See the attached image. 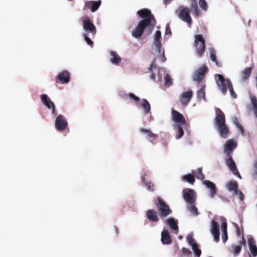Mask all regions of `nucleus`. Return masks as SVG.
I'll return each instance as SVG.
<instances>
[{"label":"nucleus","instance_id":"nucleus-24","mask_svg":"<svg viewBox=\"0 0 257 257\" xmlns=\"http://www.w3.org/2000/svg\"><path fill=\"white\" fill-rule=\"evenodd\" d=\"M166 224H168L172 230L178 231V221L173 218H170L166 220Z\"/></svg>","mask_w":257,"mask_h":257},{"label":"nucleus","instance_id":"nucleus-16","mask_svg":"<svg viewBox=\"0 0 257 257\" xmlns=\"http://www.w3.org/2000/svg\"><path fill=\"white\" fill-rule=\"evenodd\" d=\"M212 226L211 231L213 235L214 239L216 242H218L219 240V223L214 221H211Z\"/></svg>","mask_w":257,"mask_h":257},{"label":"nucleus","instance_id":"nucleus-20","mask_svg":"<svg viewBox=\"0 0 257 257\" xmlns=\"http://www.w3.org/2000/svg\"><path fill=\"white\" fill-rule=\"evenodd\" d=\"M247 242L250 253L253 257H255L257 255V247L255 244L254 239L250 237L248 238Z\"/></svg>","mask_w":257,"mask_h":257},{"label":"nucleus","instance_id":"nucleus-19","mask_svg":"<svg viewBox=\"0 0 257 257\" xmlns=\"http://www.w3.org/2000/svg\"><path fill=\"white\" fill-rule=\"evenodd\" d=\"M58 79L62 84H66L70 81V73L67 71H63L57 76Z\"/></svg>","mask_w":257,"mask_h":257},{"label":"nucleus","instance_id":"nucleus-41","mask_svg":"<svg viewBox=\"0 0 257 257\" xmlns=\"http://www.w3.org/2000/svg\"><path fill=\"white\" fill-rule=\"evenodd\" d=\"M140 132L144 134H146L148 138L150 137L151 135L154 134L150 130L144 128H141L140 129Z\"/></svg>","mask_w":257,"mask_h":257},{"label":"nucleus","instance_id":"nucleus-1","mask_svg":"<svg viewBox=\"0 0 257 257\" xmlns=\"http://www.w3.org/2000/svg\"><path fill=\"white\" fill-rule=\"evenodd\" d=\"M137 14L143 20L138 23L136 28L132 32L133 36L136 38L142 36L145 29L147 27H151V33L156 23L154 16L151 14V11L148 9L145 8L139 10Z\"/></svg>","mask_w":257,"mask_h":257},{"label":"nucleus","instance_id":"nucleus-17","mask_svg":"<svg viewBox=\"0 0 257 257\" xmlns=\"http://www.w3.org/2000/svg\"><path fill=\"white\" fill-rule=\"evenodd\" d=\"M192 95L193 92L191 90L183 92L180 97L181 103L183 105H187L190 102Z\"/></svg>","mask_w":257,"mask_h":257},{"label":"nucleus","instance_id":"nucleus-59","mask_svg":"<svg viewBox=\"0 0 257 257\" xmlns=\"http://www.w3.org/2000/svg\"><path fill=\"white\" fill-rule=\"evenodd\" d=\"M256 87H257V75H256Z\"/></svg>","mask_w":257,"mask_h":257},{"label":"nucleus","instance_id":"nucleus-7","mask_svg":"<svg viewBox=\"0 0 257 257\" xmlns=\"http://www.w3.org/2000/svg\"><path fill=\"white\" fill-rule=\"evenodd\" d=\"M161 32L160 31L158 30L155 33V39L154 44L156 46V50L158 53V58L162 61L165 62L166 58L165 56L164 51L161 52L162 44L161 42Z\"/></svg>","mask_w":257,"mask_h":257},{"label":"nucleus","instance_id":"nucleus-31","mask_svg":"<svg viewBox=\"0 0 257 257\" xmlns=\"http://www.w3.org/2000/svg\"><path fill=\"white\" fill-rule=\"evenodd\" d=\"M182 179L192 184L194 183L195 181L194 176L191 174L184 175L182 177Z\"/></svg>","mask_w":257,"mask_h":257},{"label":"nucleus","instance_id":"nucleus-58","mask_svg":"<svg viewBox=\"0 0 257 257\" xmlns=\"http://www.w3.org/2000/svg\"><path fill=\"white\" fill-rule=\"evenodd\" d=\"M115 229H116V233H118V229L116 227V226H114Z\"/></svg>","mask_w":257,"mask_h":257},{"label":"nucleus","instance_id":"nucleus-53","mask_svg":"<svg viewBox=\"0 0 257 257\" xmlns=\"http://www.w3.org/2000/svg\"><path fill=\"white\" fill-rule=\"evenodd\" d=\"M245 243H246V240L245 239L244 235H242L241 240L240 241V245L245 246Z\"/></svg>","mask_w":257,"mask_h":257},{"label":"nucleus","instance_id":"nucleus-2","mask_svg":"<svg viewBox=\"0 0 257 257\" xmlns=\"http://www.w3.org/2000/svg\"><path fill=\"white\" fill-rule=\"evenodd\" d=\"M237 146V143L234 140L229 139L224 145L223 152L225 155V162L226 166L234 175L241 178L235 163L232 157V154Z\"/></svg>","mask_w":257,"mask_h":257},{"label":"nucleus","instance_id":"nucleus-42","mask_svg":"<svg viewBox=\"0 0 257 257\" xmlns=\"http://www.w3.org/2000/svg\"><path fill=\"white\" fill-rule=\"evenodd\" d=\"M197 174H198V175L196 177L198 179L203 180L204 179L205 177H204L203 173H202L201 168L198 169Z\"/></svg>","mask_w":257,"mask_h":257},{"label":"nucleus","instance_id":"nucleus-39","mask_svg":"<svg viewBox=\"0 0 257 257\" xmlns=\"http://www.w3.org/2000/svg\"><path fill=\"white\" fill-rule=\"evenodd\" d=\"M199 4L200 8L204 11H207L208 9L207 4L205 0H199Z\"/></svg>","mask_w":257,"mask_h":257},{"label":"nucleus","instance_id":"nucleus-4","mask_svg":"<svg viewBox=\"0 0 257 257\" xmlns=\"http://www.w3.org/2000/svg\"><path fill=\"white\" fill-rule=\"evenodd\" d=\"M83 29L84 30L83 37L85 41L90 46H92L93 42L90 39V37L93 38L95 36L97 30L93 21L88 16H84L82 19Z\"/></svg>","mask_w":257,"mask_h":257},{"label":"nucleus","instance_id":"nucleus-12","mask_svg":"<svg viewBox=\"0 0 257 257\" xmlns=\"http://www.w3.org/2000/svg\"><path fill=\"white\" fill-rule=\"evenodd\" d=\"M101 4L100 0L97 1H85L83 10L84 11L90 10L92 12L96 11Z\"/></svg>","mask_w":257,"mask_h":257},{"label":"nucleus","instance_id":"nucleus-5","mask_svg":"<svg viewBox=\"0 0 257 257\" xmlns=\"http://www.w3.org/2000/svg\"><path fill=\"white\" fill-rule=\"evenodd\" d=\"M155 204L161 217H165L172 213L170 207L161 197H157Z\"/></svg>","mask_w":257,"mask_h":257},{"label":"nucleus","instance_id":"nucleus-18","mask_svg":"<svg viewBox=\"0 0 257 257\" xmlns=\"http://www.w3.org/2000/svg\"><path fill=\"white\" fill-rule=\"evenodd\" d=\"M203 184L210 189V196L211 198H213L217 193V188L215 185L209 180L204 181Z\"/></svg>","mask_w":257,"mask_h":257},{"label":"nucleus","instance_id":"nucleus-28","mask_svg":"<svg viewBox=\"0 0 257 257\" xmlns=\"http://www.w3.org/2000/svg\"><path fill=\"white\" fill-rule=\"evenodd\" d=\"M141 104L145 114L149 113L151 109V106L149 101L146 99H143L141 102Z\"/></svg>","mask_w":257,"mask_h":257},{"label":"nucleus","instance_id":"nucleus-6","mask_svg":"<svg viewBox=\"0 0 257 257\" xmlns=\"http://www.w3.org/2000/svg\"><path fill=\"white\" fill-rule=\"evenodd\" d=\"M194 38V47L198 57H202L205 51V41L201 34L196 35Z\"/></svg>","mask_w":257,"mask_h":257},{"label":"nucleus","instance_id":"nucleus-45","mask_svg":"<svg viewBox=\"0 0 257 257\" xmlns=\"http://www.w3.org/2000/svg\"><path fill=\"white\" fill-rule=\"evenodd\" d=\"M158 135L153 134V135H151L150 137L148 138L149 141L151 142V143H154V141L157 139L158 138Z\"/></svg>","mask_w":257,"mask_h":257},{"label":"nucleus","instance_id":"nucleus-22","mask_svg":"<svg viewBox=\"0 0 257 257\" xmlns=\"http://www.w3.org/2000/svg\"><path fill=\"white\" fill-rule=\"evenodd\" d=\"M161 241L164 244H170L172 242L170 233L168 230L164 229L161 233Z\"/></svg>","mask_w":257,"mask_h":257},{"label":"nucleus","instance_id":"nucleus-11","mask_svg":"<svg viewBox=\"0 0 257 257\" xmlns=\"http://www.w3.org/2000/svg\"><path fill=\"white\" fill-rule=\"evenodd\" d=\"M55 125L58 131H63L67 127L68 122L63 115L59 114L56 118Z\"/></svg>","mask_w":257,"mask_h":257},{"label":"nucleus","instance_id":"nucleus-30","mask_svg":"<svg viewBox=\"0 0 257 257\" xmlns=\"http://www.w3.org/2000/svg\"><path fill=\"white\" fill-rule=\"evenodd\" d=\"M187 210L193 215H198V211L197 207L194 205V204H189L187 206Z\"/></svg>","mask_w":257,"mask_h":257},{"label":"nucleus","instance_id":"nucleus-46","mask_svg":"<svg viewBox=\"0 0 257 257\" xmlns=\"http://www.w3.org/2000/svg\"><path fill=\"white\" fill-rule=\"evenodd\" d=\"M172 34L171 30L170 27V25L168 24L165 28V35L171 36Z\"/></svg>","mask_w":257,"mask_h":257},{"label":"nucleus","instance_id":"nucleus-21","mask_svg":"<svg viewBox=\"0 0 257 257\" xmlns=\"http://www.w3.org/2000/svg\"><path fill=\"white\" fill-rule=\"evenodd\" d=\"M226 188L230 192H232L233 195L237 194L238 185L236 181H230L226 184Z\"/></svg>","mask_w":257,"mask_h":257},{"label":"nucleus","instance_id":"nucleus-35","mask_svg":"<svg viewBox=\"0 0 257 257\" xmlns=\"http://www.w3.org/2000/svg\"><path fill=\"white\" fill-rule=\"evenodd\" d=\"M165 80V85L167 87L170 86L173 84V79L171 78V76L167 74L164 78Z\"/></svg>","mask_w":257,"mask_h":257},{"label":"nucleus","instance_id":"nucleus-38","mask_svg":"<svg viewBox=\"0 0 257 257\" xmlns=\"http://www.w3.org/2000/svg\"><path fill=\"white\" fill-rule=\"evenodd\" d=\"M229 85H230V86L228 89H229L231 97L234 99L236 98L237 95L233 90V86L231 81H229Z\"/></svg>","mask_w":257,"mask_h":257},{"label":"nucleus","instance_id":"nucleus-33","mask_svg":"<svg viewBox=\"0 0 257 257\" xmlns=\"http://www.w3.org/2000/svg\"><path fill=\"white\" fill-rule=\"evenodd\" d=\"M142 180L144 183L148 187V189L152 191L154 190V185L152 184L151 181L146 180L144 176H143Z\"/></svg>","mask_w":257,"mask_h":257},{"label":"nucleus","instance_id":"nucleus-29","mask_svg":"<svg viewBox=\"0 0 257 257\" xmlns=\"http://www.w3.org/2000/svg\"><path fill=\"white\" fill-rule=\"evenodd\" d=\"M209 52H210V57L211 60L213 62H214L215 63V64L217 66L220 67L221 66V64L216 60L215 50L213 48H210Z\"/></svg>","mask_w":257,"mask_h":257},{"label":"nucleus","instance_id":"nucleus-40","mask_svg":"<svg viewBox=\"0 0 257 257\" xmlns=\"http://www.w3.org/2000/svg\"><path fill=\"white\" fill-rule=\"evenodd\" d=\"M222 220V224H221V230L223 232V233H227V222L226 221V220L225 218H222L221 219Z\"/></svg>","mask_w":257,"mask_h":257},{"label":"nucleus","instance_id":"nucleus-25","mask_svg":"<svg viewBox=\"0 0 257 257\" xmlns=\"http://www.w3.org/2000/svg\"><path fill=\"white\" fill-rule=\"evenodd\" d=\"M190 8L194 13V15L195 17L198 18L200 15V12L198 9L196 0H192L190 4Z\"/></svg>","mask_w":257,"mask_h":257},{"label":"nucleus","instance_id":"nucleus-36","mask_svg":"<svg viewBox=\"0 0 257 257\" xmlns=\"http://www.w3.org/2000/svg\"><path fill=\"white\" fill-rule=\"evenodd\" d=\"M192 248L195 254L197 257H200L201 254V251L199 248L198 245L196 243H193V244H192Z\"/></svg>","mask_w":257,"mask_h":257},{"label":"nucleus","instance_id":"nucleus-57","mask_svg":"<svg viewBox=\"0 0 257 257\" xmlns=\"http://www.w3.org/2000/svg\"><path fill=\"white\" fill-rule=\"evenodd\" d=\"M151 78L154 79L155 78V74H152L151 75Z\"/></svg>","mask_w":257,"mask_h":257},{"label":"nucleus","instance_id":"nucleus-50","mask_svg":"<svg viewBox=\"0 0 257 257\" xmlns=\"http://www.w3.org/2000/svg\"><path fill=\"white\" fill-rule=\"evenodd\" d=\"M240 200L242 201L244 199V195L241 191L237 190V194Z\"/></svg>","mask_w":257,"mask_h":257},{"label":"nucleus","instance_id":"nucleus-34","mask_svg":"<svg viewBox=\"0 0 257 257\" xmlns=\"http://www.w3.org/2000/svg\"><path fill=\"white\" fill-rule=\"evenodd\" d=\"M205 85L197 91V97L198 99L203 98L205 99Z\"/></svg>","mask_w":257,"mask_h":257},{"label":"nucleus","instance_id":"nucleus-56","mask_svg":"<svg viewBox=\"0 0 257 257\" xmlns=\"http://www.w3.org/2000/svg\"><path fill=\"white\" fill-rule=\"evenodd\" d=\"M237 127L240 131L242 134L244 133L243 127L240 124Z\"/></svg>","mask_w":257,"mask_h":257},{"label":"nucleus","instance_id":"nucleus-43","mask_svg":"<svg viewBox=\"0 0 257 257\" xmlns=\"http://www.w3.org/2000/svg\"><path fill=\"white\" fill-rule=\"evenodd\" d=\"M187 240L190 245L192 246L193 243H196L195 239L193 238L192 235L189 234L187 237Z\"/></svg>","mask_w":257,"mask_h":257},{"label":"nucleus","instance_id":"nucleus-9","mask_svg":"<svg viewBox=\"0 0 257 257\" xmlns=\"http://www.w3.org/2000/svg\"><path fill=\"white\" fill-rule=\"evenodd\" d=\"M216 82L219 89L223 94H226L228 88L230 86L229 81H231L229 79H225L221 74H216Z\"/></svg>","mask_w":257,"mask_h":257},{"label":"nucleus","instance_id":"nucleus-54","mask_svg":"<svg viewBox=\"0 0 257 257\" xmlns=\"http://www.w3.org/2000/svg\"><path fill=\"white\" fill-rule=\"evenodd\" d=\"M253 170L254 173L257 175V159L255 161L254 163Z\"/></svg>","mask_w":257,"mask_h":257},{"label":"nucleus","instance_id":"nucleus-47","mask_svg":"<svg viewBox=\"0 0 257 257\" xmlns=\"http://www.w3.org/2000/svg\"><path fill=\"white\" fill-rule=\"evenodd\" d=\"M236 234L238 236H240L243 235V229H240L238 225L236 224Z\"/></svg>","mask_w":257,"mask_h":257},{"label":"nucleus","instance_id":"nucleus-8","mask_svg":"<svg viewBox=\"0 0 257 257\" xmlns=\"http://www.w3.org/2000/svg\"><path fill=\"white\" fill-rule=\"evenodd\" d=\"M190 13V11L188 8L183 6L180 7L176 12L178 17L183 21L187 23L189 27L192 23Z\"/></svg>","mask_w":257,"mask_h":257},{"label":"nucleus","instance_id":"nucleus-52","mask_svg":"<svg viewBox=\"0 0 257 257\" xmlns=\"http://www.w3.org/2000/svg\"><path fill=\"white\" fill-rule=\"evenodd\" d=\"M182 251L183 253L184 254H188L190 252L189 249L185 248V247L182 248Z\"/></svg>","mask_w":257,"mask_h":257},{"label":"nucleus","instance_id":"nucleus-10","mask_svg":"<svg viewBox=\"0 0 257 257\" xmlns=\"http://www.w3.org/2000/svg\"><path fill=\"white\" fill-rule=\"evenodd\" d=\"M183 198L188 204H194L196 200V194L195 191L191 189L184 190Z\"/></svg>","mask_w":257,"mask_h":257},{"label":"nucleus","instance_id":"nucleus-49","mask_svg":"<svg viewBox=\"0 0 257 257\" xmlns=\"http://www.w3.org/2000/svg\"><path fill=\"white\" fill-rule=\"evenodd\" d=\"M128 95L131 98L133 99L135 101L138 102L140 100V98L133 93H130Z\"/></svg>","mask_w":257,"mask_h":257},{"label":"nucleus","instance_id":"nucleus-3","mask_svg":"<svg viewBox=\"0 0 257 257\" xmlns=\"http://www.w3.org/2000/svg\"><path fill=\"white\" fill-rule=\"evenodd\" d=\"M215 110L216 116L214 118V125L215 128L222 138L226 139L230 134V131L226 124L225 114L222 111L218 108H216Z\"/></svg>","mask_w":257,"mask_h":257},{"label":"nucleus","instance_id":"nucleus-44","mask_svg":"<svg viewBox=\"0 0 257 257\" xmlns=\"http://www.w3.org/2000/svg\"><path fill=\"white\" fill-rule=\"evenodd\" d=\"M156 58H155L153 61L152 64L151 65V66L149 68V70L150 71H153V70H154L156 69L157 65L156 64Z\"/></svg>","mask_w":257,"mask_h":257},{"label":"nucleus","instance_id":"nucleus-32","mask_svg":"<svg viewBox=\"0 0 257 257\" xmlns=\"http://www.w3.org/2000/svg\"><path fill=\"white\" fill-rule=\"evenodd\" d=\"M250 100L253 108L255 116L257 118V98L255 96H251Z\"/></svg>","mask_w":257,"mask_h":257},{"label":"nucleus","instance_id":"nucleus-27","mask_svg":"<svg viewBox=\"0 0 257 257\" xmlns=\"http://www.w3.org/2000/svg\"><path fill=\"white\" fill-rule=\"evenodd\" d=\"M252 71V69L250 67H248L245 68L241 73V78L243 81H244L248 79Z\"/></svg>","mask_w":257,"mask_h":257},{"label":"nucleus","instance_id":"nucleus-51","mask_svg":"<svg viewBox=\"0 0 257 257\" xmlns=\"http://www.w3.org/2000/svg\"><path fill=\"white\" fill-rule=\"evenodd\" d=\"M222 240L224 242H225L226 240H227L228 237H227V233H223L222 236Z\"/></svg>","mask_w":257,"mask_h":257},{"label":"nucleus","instance_id":"nucleus-26","mask_svg":"<svg viewBox=\"0 0 257 257\" xmlns=\"http://www.w3.org/2000/svg\"><path fill=\"white\" fill-rule=\"evenodd\" d=\"M110 54L111 56L110 58V62L114 64L118 65L121 60V58L119 55L114 51H110Z\"/></svg>","mask_w":257,"mask_h":257},{"label":"nucleus","instance_id":"nucleus-23","mask_svg":"<svg viewBox=\"0 0 257 257\" xmlns=\"http://www.w3.org/2000/svg\"><path fill=\"white\" fill-rule=\"evenodd\" d=\"M147 218L152 222H158L159 218L157 215V212L154 209H149L146 213Z\"/></svg>","mask_w":257,"mask_h":257},{"label":"nucleus","instance_id":"nucleus-48","mask_svg":"<svg viewBox=\"0 0 257 257\" xmlns=\"http://www.w3.org/2000/svg\"><path fill=\"white\" fill-rule=\"evenodd\" d=\"M241 247L240 245H236L234 247L233 253L234 254H238L241 251Z\"/></svg>","mask_w":257,"mask_h":257},{"label":"nucleus","instance_id":"nucleus-55","mask_svg":"<svg viewBox=\"0 0 257 257\" xmlns=\"http://www.w3.org/2000/svg\"><path fill=\"white\" fill-rule=\"evenodd\" d=\"M233 121V123L235 124V125L236 126H238L240 125L237 118H236V117L234 118Z\"/></svg>","mask_w":257,"mask_h":257},{"label":"nucleus","instance_id":"nucleus-37","mask_svg":"<svg viewBox=\"0 0 257 257\" xmlns=\"http://www.w3.org/2000/svg\"><path fill=\"white\" fill-rule=\"evenodd\" d=\"M178 128V135L176 136V139H180L184 135V131L181 124H177Z\"/></svg>","mask_w":257,"mask_h":257},{"label":"nucleus","instance_id":"nucleus-15","mask_svg":"<svg viewBox=\"0 0 257 257\" xmlns=\"http://www.w3.org/2000/svg\"><path fill=\"white\" fill-rule=\"evenodd\" d=\"M172 119L176 122L179 123V124L186 125V121L184 116L178 111L173 110L172 111Z\"/></svg>","mask_w":257,"mask_h":257},{"label":"nucleus","instance_id":"nucleus-14","mask_svg":"<svg viewBox=\"0 0 257 257\" xmlns=\"http://www.w3.org/2000/svg\"><path fill=\"white\" fill-rule=\"evenodd\" d=\"M206 71L207 67L205 66L200 67L193 74V81L200 82L203 78Z\"/></svg>","mask_w":257,"mask_h":257},{"label":"nucleus","instance_id":"nucleus-13","mask_svg":"<svg viewBox=\"0 0 257 257\" xmlns=\"http://www.w3.org/2000/svg\"><path fill=\"white\" fill-rule=\"evenodd\" d=\"M41 99L42 102L47 106L48 108L51 109L52 113L53 114L56 115L57 113L55 104L53 102H52L48 97V95L45 94H42L41 95Z\"/></svg>","mask_w":257,"mask_h":257}]
</instances>
